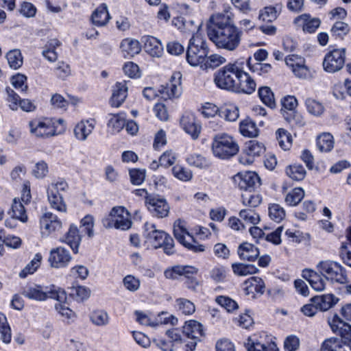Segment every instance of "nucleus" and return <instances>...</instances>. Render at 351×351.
<instances>
[{
  "instance_id": "f03ea898",
  "label": "nucleus",
  "mask_w": 351,
  "mask_h": 351,
  "mask_svg": "<svg viewBox=\"0 0 351 351\" xmlns=\"http://www.w3.org/2000/svg\"><path fill=\"white\" fill-rule=\"evenodd\" d=\"M183 26L186 32L193 34L190 38L186 49V60L188 63L197 66L205 62L209 53V49L206 40L199 33L200 25H194L192 21H184Z\"/></svg>"
},
{
  "instance_id": "4c0bfd02",
  "label": "nucleus",
  "mask_w": 351,
  "mask_h": 351,
  "mask_svg": "<svg viewBox=\"0 0 351 351\" xmlns=\"http://www.w3.org/2000/svg\"><path fill=\"white\" fill-rule=\"evenodd\" d=\"M317 146L322 152H328L334 147V138L328 132H324L317 138Z\"/></svg>"
},
{
  "instance_id": "79ce46f5",
  "label": "nucleus",
  "mask_w": 351,
  "mask_h": 351,
  "mask_svg": "<svg viewBox=\"0 0 351 351\" xmlns=\"http://www.w3.org/2000/svg\"><path fill=\"white\" fill-rule=\"evenodd\" d=\"M258 96L262 102L270 108L276 107L274 95L271 88L268 86H263L258 89Z\"/></svg>"
},
{
  "instance_id": "5701e85b",
  "label": "nucleus",
  "mask_w": 351,
  "mask_h": 351,
  "mask_svg": "<svg viewBox=\"0 0 351 351\" xmlns=\"http://www.w3.org/2000/svg\"><path fill=\"white\" fill-rule=\"evenodd\" d=\"M293 23L302 27L304 32L311 34L319 27L321 21L318 18H312L309 14H304L295 18Z\"/></svg>"
},
{
  "instance_id": "6ab92c4d",
  "label": "nucleus",
  "mask_w": 351,
  "mask_h": 351,
  "mask_svg": "<svg viewBox=\"0 0 351 351\" xmlns=\"http://www.w3.org/2000/svg\"><path fill=\"white\" fill-rule=\"evenodd\" d=\"M180 125L193 139H197L199 137L202 128L193 114L189 112L184 114L180 119Z\"/></svg>"
},
{
  "instance_id": "423d86ee",
  "label": "nucleus",
  "mask_w": 351,
  "mask_h": 351,
  "mask_svg": "<svg viewBox=\"0 0 351 351\" xmlns=\"http://www.w3.org/2000/svg\"><path fill=\"white\" fill-rule=\"evenodd\" d=\"M102 223L106 228L114 227L122 230H129L132 226L130 215L123 206L112 208L108 216L103 219Z\"/></svg>"
},
{
  "instance_id": "9d476101",
  "label": "nucleus",
  "mask_w": 351,
  "mask_h": 351,
  "mask_svg": "<svg viewBox=\"0 0 351 351\" xmlns=\"http://www.w3.org/2000/svg\"><path fill=\"white\" fill-rule=\"evenodd\" d=\"M182 332L186 337L191 339L186 345V351H193L197 341L204 335L202 325L195 320L186 322L182 327Z\"/></svg>"
},
{
  "instance_id": "e2e57ef3",
  "label": "nucleus",
  "mask_w": 351,
  "mask_h": 351,
  "mask_svg": "<svg viewBox=\"0 0 351 351\" xmlns=\"http://www.w3.org/2000/svg\"><path fill=\"white\" fill-rule=\"evenodd\" d=\"M7 94L6 101L8 103L9 108L12 110H17L20 102V97L10 87L5 88Z\"/></svg>"
},
{
  "instance_id": "2eb2a0df",
  "label": "nucleus",
  "mask_w": 351,
  "mask_h": 351,
  "mask_svg": "<svg viewBox=\"0 0 351 351\" xmlns=\"http://www.w3.org/2000/svg\"><path fill=\"white\" fill-rule=\"evenodd\" d=\"M328 323L334 333L339 335L340 339L351 346V326L343 321L337 315L329 317Z\"/></svg>"
},
{
  "instance_id": "338daca9",
  "label": "nucleus",
  "mask_w": 351,
  "mask_h": 351,
  "mask_svg": "<svg viewBox=\"0 0 351 351\" xmlns=\"http://www.w3.org/2000/svg\"><path fill=\"white\" fill-rule=\"evenodd\" d=\"M3 230H0V243H3L5 245L12 247L18 248L21 245V239L15 236L5 237L3 232Z\"/></svg>"
},
{
  "instance_id": "39448f33",
  "label": "nucleus",
  "mask_w": 351,
  "mask_h": 351,
  "mask_svg": "<svg viewBox=\"0 0 351 351\" xmlns=\"http://www.w3.org/2000/svg\"><path fill=\"white\" fill-rule=\"evenodd\" d=\"M239 68V64L236 62L229 63L217 70L214 75L216 86L221 89L233 91Z\"/></svg>"
},
{
  "instance_id": "ddd939ff",
  "label": "nucleus",
  "mask_w": 351,
  "mask_h": 351,
  "mask_svg": "<svg viewBox=\"0 0 351 351\" xmlns=\"http://www.w3.org/2000/svg\"><path fill=\"white\" fill-rule=\"evenodd\" d=\"M287 66H288L293 75L300 79H307L311 73L305 64V59L298 55L292 54L287 56Z\"/></svg>"
},
{
  "instance_id": "bf43d9fd",
  "label": "nucleus",
  "mask_w": 351,
  "mask_h": 351,
  "mask_svg": "<svg viewBox=\"0 0 351 351\" xmlns=\"http://www.w3.org/2000/svg\"><path fill=\"white\" fill-rule=\"evenodd\" d=\"M239 217L246 223L257 224L260 221L259 215L252 209L241 210Z\"/></svg>"
},
{
  "instance_id": "ea45409f",
  "label": "nucleus",
  "mask_w": 351,
  "mask_h": 351,
  "mask_svg": "<svg viewBox=\"0 0 351 351\" xmlns=\"http://www.w3.org/2000/svg\"><path fill=\"white\" fill-rule=\"evenodd\" d=\"M12 217L14 219H19L22 222L27 221V215L26 214L25 207L21 202L14 198L12 204Z\"/></svg>"
},
{
  "instance_id": "680f3d73",
  "label": "nucleus",
  "mask_w": 351,
  "mask_h": 351,
  "mask_svg": "<svg viewBox=\"0 0 351 351\" xmlns=\"http://www.w3.org/2000/svg\"><path fill=\"white\" fill-rule=\"evenodd\" d=\"M251 58H249L247 60V64L250 70L253 73H256L259 75H265L269 73L271 69L270 64L257 62L253 65L250 64Z\"/></svg>"
},
{
  "instance_id": "c03bdc74",
  "label": "nucleus",
  "mask_w": 351,
  "mask_h": 351,
  "mask_svg": "<svg viewBox=\"0 0 351 351\" xmlns=\"http://www.w3.org/2000/svg\"><path fill=\"white\" fill-rule=\"evenodd\" d=\"M305 105L308 112L315 117H320L325 111V108L321 102L311 98L306 99Z\"/></svg>"
},
{
  "instance_id": "3c124183",
  "label": "nucleus",
  "mask_w": 351,
  "mask_h": 351,
  "mask_svg": "<svg viewBox=\"0 0 351 351\" xmlns=\"http://www.w3.org/2000/svg\"><path fill=\"white\" fill-rule=\"evenodd\" d=\"M304 197V191L301 187H296L287 194V204L296 206Z\"/></svg>"
},
{
  "instance_id": "4468645a",
  "label": "nucleus",
  "mask_w": 351,
  "mask_h": 351,
  "mask_svg": "<svg viewBox=\"0 0 351 351\" xmlns=\"http://www.w3.org/2000/svg\"><path fill=\"white\" fill-rule=\"evenodd\" d=\"M144 226L145 242L155 249L162 247L167 234L164 231L157 230L153 223H145Z\"/></svg>"
},
{
  "instance_id": "8fccbe9b",
  "label": "nucleus",
  "mask_w": 351,
  "mask_h": 351,
  "mask_svg": "<svg viewBox=\"0 0 351 351\" xmlns=\"http://www.w3.org/2000/svg\"><path fill=\"white\" fill-rule=\"evenodd\" d=\"M233 272L238 276H247L258 271V268L253 265L234 263L232 265Z\"/></svg>"
},
{
  "instance_id": "f704fd0d",
  "label": "nucleus",
  "mask_w": 351,
  "mask_h": 351,
  "mask_svg": "<svg viewBox=\"0 0 351 351\" xmlns=\"http://www.w3.org/2000/svg\"><path fill=\"white\" fill-rule=\"evenodd\" d=\"M64 241L71 247L75 254L78 252L79 245L81 242V237L79 234L78 229L75 226L71 225L70 226V228L64 237Z\"/></svg>"
},
{
  "instance_id": "dca6fc26",
  "label": "nucleus",
  "mask_w": 351,
  "mask_h": 351,
  "mask_svg": "<svg viewBox=\"0 0 351 351\" xmlns=\"http://www.w3.org/2000/svg\"><path fill=\"white\" fill-rule=\"evenodd\" d=\"M233 92L251 94L256 90V84L250 75L240 66Z\"/></svg>"
},
{
  "instance_id": "49530a36",
  "label": "nucleus",
  "mask_w": 351,
  "mask_h": 351,
  "mask_svg": "<svg viewBox=\"0 0 351 351\" xmlns=\"http://www.w3.org/2000/svg\"><path fill=\"white\" fill-rule=\"evenodd\" d=\"M171 171L175 178L183 182L190 181L193 178L192 171L180 165H175Z\"/></svg>"
},
{
  "instance_id": "13d9d810",
  "label": "nucleus",
  "mask_w": 351,
  "mask_h": 351,
  "mask_svg": "<svg viewBox=\"0 0 351 351\" xmlns=\"http://www.w3.org/2000/svg\"><path fill=\"white\" fill-rule=\"evenodd\" d=\"M306 173V170L302 165H291L289 171H287L289 178L295 181L302 180L305 178Z\"/></svg>"
},
{
  "instance_id": "f257e3e1",
  "label": "nucleus",
  "mask_w": 351,
  "mask_h": 351,
  "mask_svg": "<svg viewBox=\"0 0 351 351\" xmlns=\"http://www.w3.org/2000/svg\"><path fill=\"white\" fill-rule=\"evenodd\" d=\"M207 35L219 49L235 51L240 45L243 35L229 12L211 16L207 25Z\"/></svg>"
},
{
  "instance_id": "7c9ffc66",
  "label": "nucleus",
  "mask_w": 351,
  "mask_h": 351,
  "mask_svg": "<svg viewBox=\"0 0 351 351\" xmlns=\"http://www.w3.org/2000/svg\"><path fill=\"white\" fill-rule=\"evenodd\" d=\"M246 348L247 351H278L276 344L272 341L262 342L250 338L247 340Z\"/></svg>"
},
{
  "instance_id": "f3484780",
  "label": "nucleus",
  "mask_w": 351,
  "mask_h": 351,
  "mask_svg": "<svg viewBox=\"0 0 351 351\" xmlns=\"http://www.w3.org/2000/svg\"><path fill=\"white\" fill-rule=\"evenodd\" d=\"M266 147L264 143L258 142L256 140H251L245 143L243 150L244 153L248 158L241 156L239 162L241 164H252L254 157L260 156L265 153Z\"/></svg>"
},
{
  "instance_id": "a19ab883",
  "label": "nucleus",
  "mask_w": 351,
  "mask_h": 351,
  "mask_svg": "<svg viewBox=\"0 0 351 351\" xmlns=\"http://www.w3.org/2000/svg\"><path fill=\"white\" fill-rule=\"evenodd\" d=\"M42 260L40 254H36L34 258L21 270L19 276L22 278H26L28 275L33 274L40 267Z\"/></svg>"
},
{
  "instance_id": "6e6552de",
  "label": "nucleus",
  "mask_w": 351,
  "mask_h": 351,
  "mask_svg": "<svg viewBox=\"0 0 351 351\" xmlns=\"http://www.w3.org/2000/svg\"><path fill=\"white\" fill-rule=\"evenodd\" d=\"M317 267L326 278L341 284L346 282L345 269L337 263L331 261H322Z\"/></svg>"
},
{
  "instance_id": "e433bc0d",
  "label": "nucleus",
  "mask_w": 351,
  "mask_h": 351,
  "mask_svg": "<svg viewBox=\"0 0 351 351\" xmlns=\"http://www.w3.org/2000/svg\"><path fill=\"white\" fill-rule=\"evenodd\" d=\"M239 131L243 136L249 138L257 136L259 132L256 123L249 118L241 121Z\"/></svg>"
},
{
  "instance_id": "bb28decb",
  "label": "nucleus",
  "mask_w": 351,
  "mask_h": 351,
  "mask_svg": "<svg viewBox=\"0 0 351 351\" xmlns=\"http://www.w3.org/2000/svg\"><path fill=\"white\" fill-rule=\"evenodd\" d=\"M47 193L49 203L52 208L59 212L66 211V205L61 193L55 191L53 186H48Z\"/></svg>"
},
{
  "instance_id": "2f4dec72",
  "label": "nucleus",
  "mask_w": 351,
  "mask_h": 351,
  "mask_svg": "<svg viewBox=\"0 0 351 351\" xmlns=\"http://www.w3.org/2000/svg\"><path fill=\"white\" fill-rule=\"evenodd\" d=\"M128 87L125 82H117L110 99V104L113 107H119L127 97Z\"/></svg>"
},
{
  "instance_id": "052dcab7",
  "label": "nucleus",
  "mask_w": 351,
  "mask_h": 351,
  "mask_svg": "<svg viewBox=\"0 0 351 351\" xmlns=\"http://www.w3.org/2000/svg\"><path fill=\"white\" fill-rule=\"evenodd\" d=\"M179 310L184 315H191L195 311L194 304L185 298H178L176 300Z\"/></svg>"
},
{
  "instance_id": "20e7f679",
  "label": "nucleus",
  "mask_w": 351,
  "mask_h": 351,
  "mask_svg": "<svg viewBox=\"0 0 351 351\" xmlns=\"http://www.w3.org/2000/svg\"><path fill=\"white\" fill-rule=\"evenodd\" d=\"M22 295L29 299L38 301H43L47 298L55 299L57 301L66 300V293L64 290L53 285L45 288L39 285L25 287L22 291Z\"/></svg>"
},
{
  "instance_id": "69168bd1",
  "label": "nucleus",
  "mask_w": 351,
  "mask_h": 351,
  "mask_svg": "<svg viewBox=\"0 0 351 351\" xmlns=\"http://www.w3.org/2000/svg\"><path fill=\"white\" fill-rule=\"evenodd\" d=\"M216 302L228 312H232L238 308L237 303L230 298L220 295L216 298Z\"/></svg>"
},
{
  "instance_id": "f8f14e48",
  "label": "nucleus",
  "mask_w": 351,
  "mask_h": 351,
  "mask_svg": "<svg viewBox=\"0 0 351 351\" xmlns=\"http://www.w3.org/2000/svg\"><path fill=\"white\" fill-rule=\"evenodd\" d=\"M234 181L237 183L243 192L254 191L261 186V180L258 174L252 171L239 173L234 176Z\"/></svg>"
},
{
  "instance_id": "412c9836",
  "label": "nucleus",
  "mask_w": 351,
  "mask_h": 351,
  "mask_svg": "<svg viewBox=\"0 0 351 351\" xmlns=\"http://www.w3.org/2000/svg\"><path fill=\"white\" fill-rule=\"evenodd\" d=\"M197 269L189 265H176L167 269L164 275L166 278L176 280L180 276L190 278L197 273Z\"/></svg>"
},
{
  "instance_id": "a211bd4d",
  "label": "nucleus",
  "mask_w": 351,
  "mask_h": 351,
  "mask_svg": "<svg viewBox=\"0 0 351 351\" xmlns=\"http://www.w3.org/2000/svg\"><path fill=\"white\" fill-rule=\"evenodd\" d=\"M181 73H175L171 77V81L165 86H161L158 90L161 97L164 99L178 97L180 95Z\"/></svg>"
},
{
  "instance_id": "58836bf2",
  "label": "nucleus",
  "mask_w": 351,
  "mask_h": 351,
  "mask_svg": "<svg viewBox=\"0 0 351 351\" xmlns=\"http://www.w3.org/2000/svg\"><path fill=\"white\" fill-rule=\"evenodd\" d=\"M242 203L245 206H247L249 207L254 208L258 206L261 201V196L256 192L254 191H245L241 194Z\"/></svg>"
},
{
  "instance_id": "864d4df0",
  "label": "nucleus",
  "mask_w": 351,
  "mask_h": 351,
  "mask_svg": "<svg viewBox=\"0 0 351 351\" xmlns=\"http://www.w3.org/2000/svg\"><path fill=\"white\" fill-rule=\"evenodd\" d=\"M90 320L96 326H104L109 323V316L106 311L97 310L91 313Z\"/></svg>"
},
{
  "instance_id": "1a4fd4ad",
  "label": "nucleus",
  "mask_w": 351,
  "mask_h": 351,
  "mask_svg": "<svg viewBox=\"0 0 351 351\" xmlns=\"http://www.w3.org/2000/svg\"><path fill=\"white\" fill-rule=\"evenodd\" d=\"M31 134L38 138H48L56 134L54 123L48 119H35L28 123Z\"/></svg>"
},
{
  "instance_id": "5fc2aeb1",
  "label": "nucleus",
  "mask_w": 351,
  "mask_h": 351,
  "mask_svg": "<svg viewBox=\"0 0 351 351\" xmlns=\"http://www.w3.org/2000/svg\"><path fill=\"white\" fill-rule=\"evenodd\" d=\"M239 109L234 106H228L220 109L219 117L228 121H234L239 118Z\"/></svg>"
},
{
  "instance_id": "4be33fe9",
  "label": "nucleus",
  "mask_w": 351,
  "mask_h": 351,
  "mask_svg": "<svg viewBox=\"0 0 351 351\" xmlns=\"http://www.w3.org/2000/svg\"><path fill=\"white\" fill-rule=\"evenodd\" d=\"M96 121L94 119L82 120L78 122L74 129V136L80 141H85L93 132Z\"/></svg>"
},
{
  "instance_id": "c85d7f7f",
  "label": "nucleus",
  "mask_w": 351,
  "mask_h": 351,
  "mask_svg": "<svg viewBox=\"0 0 351 351\" xmlns=\"http://www.w3.org/2000/svg\"><path fill=\"white\" fill-rule=\"evenodd\" d=\"M339 299L333 294H324L317 295L311 299V302L315 304L317 308L322 311H326L332 308Z\"/></svg>"
},
{
  "instance_id": "393cba45",
  "label": "nucleus",
  "mask_w": 351,
  "mask_h": 351,
  "mask_svg": "<svg viewBox=\"0 0 351 351\" xmlns=\"http://www.w3.org/2000/svg\"><path fill=\"white\" fill-rule=\"evenodd\" d=\"M320 351H351V346L342 339H326L321 346Z\"/></svg>"
},
{
  "instance_id": "7ed1b4c3",
  "label": "nucleus",
  "mask_w": 351,
  "mask_h": 351,
  "mask_svg": "<svg viewBox=\"0 0 351 351\" xmlns=\"http://www.w3.org/2000/svg\"><path fill=\"white\" fill-rule=\"evenodd\" d=\"M211 151L215 157L228 160L239 151L237 141L227 133L217 134L213 136Z\"/></svg>"
},
{
  "instance_id": "cd10ccee",
  "label": "nucleus",
  "mask_w": 351,
  "mask_h": 351,
  "mask_svg": "<svg viewBox=\"0 0 351 351\" xmlns=\"http://www.w3.org/2000/svg\"><path fill=\"white\" fill-rule=\"evenodd\" d=\"M302 277L309 282L312 288L315 291H322L324 290V279L313 270L304 269L302 271Z\"/></svg>"
},
{
  "instance_id": "0eeeda50",
  "label": "nucleus",
  "mask_w": 351,
  "mask_h": 351,
  "mask_svg": "<svg viewBox=\"0 0 351 351\" xmlns=\"http://www.w3.org/2000/svg\"><path fill=\"white\" fill-rule=\"evenodd\" d=\"M346 61V49L335 48L328 51L323 60V69L327 73H334L340 71Z\"/></svg>"
},
{
  "instance_id": "a878e982",
  "label": "nucleus",
  "mask_w": 351,
  "mask_h": 351,
  "mask_svg": "<svg viewBox=\"0 0 351 351\" xmlns=\"http://www.w3.org/2000/svg\"><path fill=\"white\" fill-rule=\"evenodd\" d=\"M237 252L241 260L247 261H255L260 254L258 247L247 242L241 243Z\"/></svg>"
},
{
  "instance_id": "9b49d317",
  "label": "nucleus",
  "mask_w": 351,
  "mask_h": 351,
  "mask_svg": "<svg viewBox=\"0 0 351 351\" xmlns=\"http://www.w3.org/2000/svg\"><path fill=\"white\" fill-rule=\"evenodd\" d=\"M146 206L153 216L163 218L168 215L170 207L167 200L158 195L147 197Z\"/></svg>"
},
{
  "instance_id": "72a5a7b5",
  "label": "nucleus",
  "mask_w": 351,
  "mask_h": 351,
  "mask_svg": "<svg viewBox=\"0 0 351 351\" xmlns=\"http://www.w3.org/2000/svg\"><path fill=\"white\" fill-rule=\"evenodd\" d=\"M120 48L125 57H133L139 53L141 50L140 43L137 40L130 38L123 40L121 43Z\"/></svg>"
},
{
  "instance_id": "09e8293b",
  "label": "nucleus",
  "mask_w": 351,
  "mask_h": 351,
  "mask_svg": "<svg viewBox=\"0 0 351 351\" xmlns=\"http://www.w3.org/2000/svg\"><path fill=\"white\" fill-rule=\"evenodd\" d=\"M348 243H343L341 247L340 256L344 263L351 267V251L348 250V245H351V227L347 230L346 234Z\"/></svg>"
},
{
  "instance_id": "c756f323",
  "label": "nucleus",
  "mask_w": 351,
  "mask_h": 351,
  "mask_svg": "<svg viewBox=\"0 0 351 351\" xmlns=\"http://www.w3.org/2000/svg\"><path fill=\"white\" fill-rule=\"evenodd\" d=\"M42 228L47 230L49 232L59 230L62 227V222L54 214L47 212L45 213L40 220Z\"/></svg>"
},
{
  "instance_id": "603ef678",
  "label": "nucleus",
  "mask_w": 351,
  "mask_h": 351,
  "mask_svg": "<svg viewBox=\"0 0 351 351\" xmlns=\"http://www.w3.org/2000/svg\"><path fill=\"white\" fill-rule=\"evenodd\" d=\"M332 36L343 39L350 32L349 25L343 21H337L332 25L331 29Z\"/></svg>"
},
{
  "instance_id": "aec40b11",
  "label": "nucleus",
  "mask_w": 351,
  "mask_h": 351,
  "mask_svg": "<svg viewBox=\"0 0 351 351\" xmlns=\"http://www.w3.org/2000/svg\"><path fill=\"white\" fill-rule=\"evenodd\" d=\"M71 260V256L68 250L58 247L51 250L49 262L53 267L60 268L68 265Z\"/></svg>"
},
{
  "instance_id": "b1692460",
  "label": "nucleus",
  "mask_w": 351,
  "mask_h": 351,
  "mask_svg": "<svg viewBox=\"0 0 351 351\" xmlns=\"http://www.w3.org/2000/svg\"><path fill=\"white\" fill-rule=\"evenodd\" d=\"M145 51L153 57H160L163 52L162 45L159 40L152 36H144L141 38Z\"/></svg>"
},
{
  "instance_id": "a18cd8bd",
  "label": "nucleus",
  "mask_w": 351,
  "mask_h": 351,
  "mask_svg": "<svg viewBox=\"0 0 351 351\" xmlns=\"http://www.w3.org/2000/svg\"><path fill=\"white\" fill-rule=\"evenodd\" d=\"M8 64L13 69H19L23 64V56L19 49L10 50L6 54Z\"/></svg>"
},
{
  "instance_id": "0e129e2a",
  "label": "nucleus",
  "mask_w": 351,
  "mask_h": 351,
  "mask_svg": "<svg viewBox=\"0 0 351 351\" xmlns=\"http://www.w3.org/2000/svg\"><path fill=\"white\" fill-rule=\"evenodd\" d=\"M277 14L276 7H266L261 10L258 19L265 22H271L277 18Z\"/></svg>"
},
{
  "instance_id": "473e14b6",
  "label": "nucleus",
  "mask_w": 351,
  "mask_h": 351,
  "mask_svg": "<svg viewBox=\"0 0 351 351\" xmlns=\"http://www.w3.org/2000/svg\"><path fill=\"white\" fill-rule=\"evenodd\" d=\"M91 19L93 23L97 26L106 25L110 19L106 4L100 5L92 14Z\"/></svg>"
},
{
  "instance_id": "4d7b16f0",
  "label": "nucleus",
  "mask_w": 351,
  "mask_h": 351,
  "mask_svg": "<svg viewBox=\"0 0 351 351\" xmlns=\"http://www.w3.org/2000/svg\"><path fill=\"white\" fill-rule=\"evenodd\" d=\"M269 216L271 219L276 222H280L285 216V211L281 206L278 204H272L269 206Z\"/></svg>"
},
{
  "instance_id": "c9c22d12",
  "label": "nucleus",
  "mask_w": 351,
  "mask_h": 351,
  "mask_svg": "<svg viewBox=\"0 0 351 351\" xmlns=\"http://www.w3.org/2000/svg\"><path fill=\"white\" fill-rule=\"evenodd\" d=\"M284 281V277L280 276H276L273 279L272 287L268 289L267 293L274 300H281L283 298Z\"/></svg>"
},
{
  "instance_id": "de8ad7c7",
  "label": "nucleus",
  "mask_w": 351,
  "mask_h": 351,
  "mask_svg": "<svg viewBox=\"0 0 351 351\" xmlns=\"http://www.w3.org/2000/svg\"><path fill=\"white\" fill-rule=\"evenodd\" d=\"M12 334L6 317L0 313V339L5 343L11 341Z\"/></svg>"
},
{
  "instance_id": "37998d69",
  "label": "nucleus",
  "mask_w": 351,
  "mask_h": 351,
  "mask_svg": "<svg viewBox=\"0 0 351 351\" xmlns=\"http://www.w3.org/2000/svg\"><path fill=\"white\" fill-rule=\"evenodd\" d=\"M190 234L184 227V221L178 219L173 224V235L177 241L183 245L187 240V235Z\"/></svg>"
},
{
  "instance_id": "6e6d98bb",
  "label": "nucleus",
  "mask_w": 351,
  "mask_h": 351,
  "mask_svg": "<svg viewBox=\"0 0 351 351\" xmlns=\"http://www.w3.org/2000/svg\"><path fill=\"white\" fill-rule=\"evenodd\" d=\"M287 122L292 127L301 128L305 124L303 116L298 110L287 112Z\"/></svg>"
},
{
  "instance_id": "774afa93",
  "label": "nucleus",
  "mask_w": 351,
  "mask_h": 351,
  "mask_svg": "<svg viewBox=\"0 0 351 351\" xmlns=\"http://www.w3.org/2000/svg\"><path fill=\"white\" fill-rule=\"evenodd\" d=\"M90 294L89 289L83 287L77 286L71 288V295H72L77 300L82 301L87 299Z\"/></svg>"
}]
</instances>
